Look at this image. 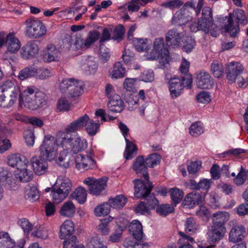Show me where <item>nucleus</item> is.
Wrapping results in <instances>:
<instances>
[{
	"label": "nucleus",
	"instance_id": "9b49d317",
	"mask_svg": "<svg viewBox=\"0 0 248 248\" xmlns=\"http://www.w3.org/2000/svg\"><path fill=\"white\" fill-rule=\"evenodd\" d=\"M108 178L104 177L98 179L88 177L84 180V183L88 186L90 193L98 196L105 189Z\"/></svg>",
	"mask_w": 248,
	"mask_h": 248
},
{
	"label": "nucleus",
	"instance_id": "6e6d98bb",
	"mask_svg": "<svg viewBox=\"0 0 248 248\" xmlns=\"http://www.w3.org/2000/svg\"><path fill=\"white\" fill-rule=\"evenodd\" d=\"M111 53L109 49L107 48L104 44H101L99 47V58L103 63L107 62L110 57Z\"/></svg>",
	"mask_w": 248,
	"mask_h": 248
},
{
	"label": "nucleus",
	"instance_id": "052dcab7",
	"mask_svg": "<svg viewBox=\"0 0 248 248\" xmlns=\"http://www.w3.org/2000/svg\"><path fill=\"white\" fill-rule=\"evenodd\" d=\"M110 218H105L101 220V223L98 225L97 229L100 233L103 235H108L109 232L108 224L110 221Z\"/></svg>",
	"mask_w": 248,
	"mask_h": 248
},
{
	"label": "nucleus",
	"instance_id": "4c0bfd02",
	"mask_svg": "<svg viewBox=\"0 0 248 248\" xmlns=\"http://www.w3.org/2000/svg\"><path fill=\"white\" fill-rule=\"evenodd\" d=\"M15 242L6 232H0V248H15Z\"/></svg>",
	"mask_w": 248,
	"mask_h": 248
},
{
	"label": "nucleus",
	"instance_id": "c756f323",
	"mask_svg": "<svg viewBox=\"0 0 248 248\" xmlns=\"http://www.w3.org/2000/svg\"><path fill=\"white\" fill-rule=\"evenodd\" d=\"M225 19H227V24L224 26V32L230 34L232 37H235L239 34L240 29L237 24L233 25V20L231 14L229 17L225 16Z\"/></svg>",
	"mask_w": 248,
	"mask_h": 248
},
{
	"label": "nucleus",
	"instance_id": "4d7b16f0",
	"mask_svg": "<svg viewBox=\"0 0 248 248\" xmlns=\"http://www.w3.org/2000/svg\"><path fill=\"white\" fill-rule=\"evenodd\" d=\"M147 39L144 40L141 38H134L133 40V44L135 49L139 52L147 51L148 50L147 43L145 42Z\"/></svg>",
	"mask_w": 248,
	"mask_h": 248
},
{
	"label": "nucleus",
	"instance_id": "f3484780",
	"mask_svg": "<svg viewBox=\"0 0 248 248\" xmlns=\"http://www.w3.org/2000/svg\"><path fill=\"white\" fill-rule=\"evenodd\" d=\"M196 84L199 88L209 89L213 87V79L207 72L201 71L197 74Z\"/></svg>",
	"mask_w": 248,
	"mask_h": 248
},
{
	"label": "nucleus",
	"instance_id": "72a5a7b5",
	"mask_svg": "<svg viewBox=\"0 0 248 248\" xmlns=\"http://www.w3.org/2000/svg\"><path fill=\"white\" fill-rule=\"evenodd\" d=\"M27 167H22L17 170L15 174V176L18 179L20 182L26 183L31 181L33 176V172L28 169Z\"/></svg>",
	"mask_w": 248,
	"mask_h": 248
},
{
	"label": "nucleus",
	"instance_id": "5fc2aeb1",
	"mask_svg": "<svg viewBox=\"0 0 248 248\" xmlns=\"http://www.w3.org/2000/svg\"><path fill=\"white\" fill-rule=\"evenodd\" d=\"M124 31L123 25L120 24L116 26L113 30L112 39L117 41L118 42H121L124 38Z\"/></svg>",
	"mask_w": 248,
	"mask_h": 248
},
{
	"label": "nucleus",
	"instance_id": "a211bd4d",
	"mask_svg": "<svg viewBox=\"0 0 248 248\" xmlns=\"http://www.w3.org/2000/svg\"><path fill=\"white\" fill-rule=\"evenodd\" d=\"M19 88L14 81L6 80L0 84V95H12L20 96Z\"/></svg>",
	"mask_w": 248,
	"mask_h": 248
},
{
	"label": "nucleus",
	"instance_id": "423d86ee",
	"mask_svg": "<svg viewBox=\"0 0 248 248\" xmlns=\"http://www.w3.org/2000/svg\"><path fill=\"white\" fill-rule=\"evenodd\" d=\"M214 21L212 10L210 7H204L202 9V16L198 18L197 23L191 25L190 30L195 32L201 30L206 34L209 33L210 28H214Z\"/></svg>",
	"mask_w": 248,
	"mask_h": 248
},
{
	"label": "nucleus",
	"instance_id": "49530a36",
	"mask_svg": "<svg viewBox=\"0 0 248 248\" xmlns=\"http://www.w3.org/2000/svg\"><path fill=\"white\" fill-rule=\"evenodd\" d=\"M25 197L30 201H35L39 198V192L36 186H28L25 188Z\"/></svg>",
	"mask_w": 248,
	"mask_h": 248
},
{
	"label": "nucleus",
	"instance_id": "a878e982",
	"mask_svg": "<svg viewBox=\"0 0 248 248\" xmlns=\"http://www.w3.org/2000/svg\"><path fill=\"white\" fill-rule=\"evenodd\" d=\"M204 200L203 195L197 192H191L185 197L183 203L185 205H187L189 208H192L195 205L201 204Z\"/></svg>",
	"mask_w": 248,
	"mask_h": 248
},
{
	"label": "nucleus",
	"instance_id": "e433bc0d",
	"mask_svg": "<svg viewBox=\"0 0 248 248\" xmlns=\"http://www.w3.org/2000/svg\"><path fill=\"white\" fill-rule=\"evenodd\" d=\"M100 33L96 30H93L89 31L86 39L85 40H80L81 46H84L86 48H89L93 43L97 41Z\"/></svg>",
	"mask_w": 248,
	"mask_h": 248
},
{
	"label": "nucleus",
	"instance_id": "c03bdc74",
	"mask_svg": "<svg viewBox=\"0 0 248 248\" xmlns=\"http://www.w3.org/2000/svg\"><path fill=\"white\" fill-rule=\"evenodd\" d=\"M182 49L187 53L193 51L196 46V41L192 36H186L184 39Z\"/></svg>",
	"mask_w": 248,
	"mask_h": 248
},
{
	"label": "nucleus",
	"instance_id": "09e8293b",
	"mask_svg": "<svg viewBox=\"0 0 248 248\" xmlns=\"http://www.w3.org/2000/svg\"><path fill=\"white\" fill-rule=\"evenodd\" d=\"M211 70L216 78H220L224 73V67L221 63L214 61L211 65Z\"/></svg>",
	"mask_w": 248,
	"mask_h": 248
},
{
	"label": "nucleus",
	"instance_id": "39448f33",
	"mask_svg": "<svg viewBox=\"0 0 248 248\" xmlns=\"http://www.w3.org/2000/svg\"><path fill=\"white\" fill-rule=\"evenodd\" d=\"M84 126H86V129L89 135L93 136L99 131L100 124L95 123L88 115L85 114L67 125V129L69 131H77L82 129Z\"/></svg>",
	"mask_w": 248,
	"mask_h": 248
},
{
	"label": "nucleus",
	"instance_id": "13d9d810",
	"mask_svg": "<svg viewBox=\"0 0 248 248\" xmlns=\"http://www.w3.org/2000/svg\"><path fill=\"white\" fill-rule=\"evenodd\" d=\"M185 231L186 233L192 234L195 232L197 227L195 219L192 217L187 218L185 222Z\"/></svg>",
	"mask_w": 248,
	"mask_h": 248
},
{
	"label": "nucleus",
	"instance_id": "7ed1b4c3",
	"mask_svg": "<svg viewBox=\"0 0 248 248\" xmlns=\"http://www.w3.org/2000/svg\"><path fill=\"white\" fill-rule=\"evenodd\" d=\"M229 217V213L225 211H218L213 214V224L208 227L207 233L208 242L215 243L223 238L226 232L225 224Z\"/></svg>",
	"mask_w": 248,
	"mask_h": 248
},
{
	"label": "nucleus",
	"instance_id": "4468645a",
	"mask_svg": "<svg viewBox=\"0 0 248 248\" xmlns=\"http://www.w3.org/2000/svg\"><path fill=\"white\" fill-rule=\"evenodd\" d=\"M186 81H183L176 76L170 78L169 81V88L171 98H176L182 93V91L186 87Z\"/></svg>",
	"mask_w": 248,
	"mask_h": 248
},
{
	"label": "nucleus",
	"instance_id": "7c9ffc66",
	"mask_svg": "<svg viewBox=\"0 0 248 248\" xmlns=\"http://www.w3.org/2000/svg\"><path fill=\"white\" fill-rule=\"evenodd\" d=\"M108 73L109 77L111 78H122L125 76V68L121 62H117L114 64L113 68L109 70Z\"/></svg>",
	"mask_w": 248,
	"mask_h": 248
},
{
	"label": "nucleus",
	"instance_id": "c85d7f7f",
	"mask_svg": "<svg viewBox=\"0 0 248 248\" xmlns=\"http://www.w3.org/2000/svg\"><path fill=\"white\" fill-rule=\"evenodd\" d=\"M74 232V225L70 220H65L60 230L59 237L61 239L69 238Z\"/></svg>",
	"mask_w": 248,
	"mask_h": 248
},
{
	"label": "nucleus",
	"instance_id": "bb28decb",
	"mask_svg": "<svg viewBox=\"0 0 248 248\" xmlns=\"http://www.w3.org/2000/svg\"><path fill=\"white\" fill-rule=\"evenodd\" d=\"M108 108L110 111L121 112L124 109V103L121 97L117 94L113 95L108 103Z\"/></svg>",
	"mask_w": 248,
	"mask_h": 248
},
{
	"label": "nucleus",
	"instance_id": "f03ea898",
	"mask_svg": "<svg viewBox=\"0 0 248 248\" xmlns=\"http://www.w3.org/2000/svg\"><path fill=\"white\" fill-rule=\"evenodd\" d=\"M56 150L57 144L55 137L50 135L46 136L40 146V155H34L31 159L32 167L36 174L40 175L45 172L47 168V161L55 158Z\"/></svg>",
	"mask_w": 248,
	"mask_h": 248
},
{
	"label": "nucleus",
	"instance_id": "dca6fc26",
	"mask_svg": "<svg viewBox=\"0 0 248 248\" xmlns=\"http://www.w3.org/2000/svg\"><path fill=\"white\" fill-rule=\"evenodd\" d=\"M39 48L35 40L28 41L20 50V55L25 60L34 58L39 52Z\"/></svg>",
	"mask_w": 248,
	"mask_h": 248
},
{
	"label": "nucleus",
	"instance_id": "6e6552de",
	"mask_svg": "<svg viewBox=\"0 0 248 248\" xmlns=\"http://www.w3.org/2000/svg\"><path fill=\"white\" fill-rule=\"evenodd\" d=\"M25 35L30 39H37L45 35L46 29L40 20L30 18L25 21Z\"/></svg>",
	"mask_w": 248,
	"mask_h": 248
},
{
	"label": "nucleus",
	"instance_id": "338daca9",
	"mask_svg": "<svg viewBox=\"0 0 248 248\" xmlns=\"http://www.w3.org/2000/svg\"><path fill=\"white\" fill-rule=\"evenodd\" d=\"M207 201L209 205L212 208L216 209L218 207L219 205L218 197L216 193H211L207 198Z\"/></svg>",
	"mask_w": 248,
	"mask_h": 248
},
{
	"label": "nucleus",
	"instance_id": "603ef678",
	"mask_svg": "<svg viewBox=\"0 0 248 248\" xmlns=\"http://www.w3.org/2000/svg\"><path fill=\"white\" fill-rule=\"evenodd\" d=\"M84 68H88L89 70L95 69L97 68L98 65L93 56H83L82 59Z\"/></svg>",
	"mask_w": 248,
	"mask_h": 248
},
{
	"label": "nucleus",
	"instance_id": "0e129e2a",
	"mask_svg": "<svg viewBox=\"0 0 248 248\" xmlns=\"http://www.w3.org/2000/svg\"><path fill=\"white\" fill-rule=\"evenodd\" d=\"M32 235L41 239H46L48 237L47 230L44 227L39 226L32 232Z\"/></svg>",
	"mask_w": 248,
	"mask_h": 248
},
{
	"label": "nucleus",
	"instance_id": "c9c22d12",
	"mask_svg": "<svg viewBox=\"0 0 248 248\" xmlns=\"http://www.w3.org/2000/svg\"><path fill=\"white\" fill-rule=\"evenodd\" d=\"M76 211V207L71 201L64 202L60 211V214L63 217H71L74 216Z\"/></svg>",
	"mask_w": 248,
	"mask_h": 248
},
{
	"label": "nucleus",
	"instance_id": "680f3d73",
	"mask_svg": "<svg viewBox=\"0 0 248 248\" xmlns=\"http://www.w3.org/2000/svg\"><path fill=\"white\" fill-rule=\"evenodd\" d=\"M63 248H84L83 245H77V237L72 235L68 240L63 242Z\"/></svg>",
	"mask_w": 248,
	"mask_h": 248
},
{
	"label": "nucleus",
	"instance_id": "aec40b11",
	"mask_svg": "<svg viewBox=\"0 0 248 248\" xmlns=\"http://www.w3.org/2000/svg\"><path fill=\"white\" fill-rule=\"evenodd\" d=\"M61 52L55 45L50 44L46 46L43 55L45 62H52L58 61L60 58Z\"/></svg>",
	"mask_w": 248,
	"mask_h": 248
},
{
	"label": "nucleus",
	"instance_id": "774afa93",
	"mask_svg": "<svg viewBox=\"0 0 248 248\" xmlns=\"http://www.w3.org/2000/svg\"><path fill=\"white\" fill-rule=\"evenodd\" d=\"M87 248H107L101 241L100 238H93L87 244Z\"/></svg>",
	"mask_w": 248,
	"mask_h": 248
},
{
	"label": "nucleus",
	"instance_id": "8fccbe9b",
	"mask_svg": "<svg viewBox=\"0 0 248 248\" xmlns=\"http://www.w3.org/2000/svg\"><path fill=\"white\" fill-rule=\"evenodd\" d=\"M161 157L156 153L150 154L144 159L146 165L150 167L153 168L155 166L158 165L160 162Z\"/></svg>",
	"mask_w": 248,
	"mask_h": 248
},
{
	"label": "nucleus",
	"instance_id": "a18cd8bd",
	"mask_svg": "<svg viewBox=\"0 0 248 248\" xmlns=\"http://www.w3.org/2000/svg\"><path fill=\"white\" fill-rule=\"evenodd\" d=\"M174 211V208L169 204H158L156 208L157 214L163 217H165Z\"/></svg>",
	"mask_w": 248,
	"mask_h": 248
},
{
	"label": "nucleus",
	"instance_id": "69168bd1",
	"mask_svg": "<svg viewBox=\"0 0 248 248\" xmlns=\"http://www.w3.org/2000/svg\"><path fill=\"white\" fill-rule=\"evenodd\" d=\"M203 132L200 123H195L190 127L189 133L193 137H197Z\"/></svg>",
	"mask_w": 248,
	"mask_h": 248
},
{
	"label": "nucleus",
	"instance_id": "4be33fe9",
	"mask_svg": "<svg viewBox=\"0 0 248 248\" xmlns=\"http://www.w3.org/2000/svg\"><path fill=\"white\" fill-rule=\"evenodd\" d=\"M28 160L23 155L19 154H12L9 156L8 164L9 166L16 168L17 170L22 169V167H28Z\"/></svg>",
	"mask_w": 248,
	"mask_h": 248
},
{
	"label": "nucleus",
	"instance_id": "ea45409f",
	"mask_svg": "<svg viewBox=\"0 0 248 248\" xmlns=\"http://www.w3.org/2000/svg\"><path fill=\"white\" fill-rule=\"evenodd\" d=\"M169 192L172 202L174 206H176L182 200L184 195V192L177 187L170 188Z\"/></svg>",
	"mask_w": 248,
	"mask_h": 248
},
{
	"label": "nucleus",
	"instance_id": "5701e85b",
	"mask_svg": "<svg viewBox=\"0 0 248 248\" xmlns=\"http://www.w3.org/2000/svg\"><path fill=\"white\" fill-rule=\"evenodd\" d=\"M181 38V34L177 30L175 29L170 30L166 35V44L170 47H177L180 43Z\"/></svg>",
	"mask_w": 248,
	"mask_h": 248
},
{
	"label": "nucleus",
	"instance_id": "79ce46f5",
	"mask_svg": "<svg viewBox=\"0 0 248 248\" xmlns=\"http://www.w3.org/2000/svg\"><path fill=\"white\" fill-rule=\"evenodd\" d=\"M19 96L6 95H0V107L9 108L12 107L16 101Z\"/></svg>",
	"mask_w": 248,
	"mask_h": 248
},
{
	"label": "nucleus",
	"instance_id": "412c9836",
	"mask_svg": "<svg viewBox=\"0 0 248 248\" xmlns=\"http://www.w3.org/2000/svg\"><path fill=\"white\" fill-rule=\"evenodd\" d=\"M189 66L190 62L183 58L180 67V71L183 75L181 76V78L182 81H186V87L187 89L191 88L193 82L192 76L188 73Z\"/></svg>",
	"mask_w": 248,
	"mask_h": 248
},
{
	"label": "nucleus",
	"instance_id": "f8f14e48",
	"mask_svg": "<svg viewBox=\"0 0 248 248\" xmlns=\"http://www.w3.org/2000/svg\"><path fill=\"white\" fill-rule=\"evenodd\" d=\"M134 184V195L138 199L143 198L151 193L153 186L149 179L143 181L140 179H136L133 181Z\"/></svg>",
	"mask_w": 248,
	"mask_h": 248
},
{
	"label": "nucleus",
	"instance_id": "ddd939ff",
	"mask_svg": "<svg viewBox=\"0 0 248 248\" xmlns=\"http://www.w3.org/2000/svg\"><path fill=\"white\" fill-rule=\"evenodd\" d=\"M119 127L125 138L126 143L125 150L124 154V157L126 160L131 159L134 157V155L137 154V147L132 141L126 138V136L129 132L127 126L122 122H120Z\"/></svg>",
	"mask_w": 248,
	"mask_h": 248
},
{
	"label": "nucleus",
	"instance_id": "0eeeda50",
	"mask_svg": "<svg viewBox=\"0 0 248 248\" xmlns=\"http://www.w3.org/2000/svg\"><path fill=\"white\" fill-rule=\"evenodd\" d=\"M148 59L155 60L159 59V62L163 65L169 62V51L165 47L163 37L155 38L154 41L153 49L149 54Z\"/></svg>",
	"mask_w": 248,
	"mask_h": 248
},
{
	"label": "nucleus",
	"instance_id": "37998d69",
	"mask_svg": "<svg viewBox=\"0 0 248 248\" xmlns=\"http://www.w3.org/2000/svg\"><path fill=\"white\" fill-rule=\"evenodd\" d=\"M71 196L76 200L80 204L84 203L87 199L86 191L84 188L79 187L72 193Z\"/></svg>",
	"mask_w": 248,
	"mask_h": 248
},
{
	"label": "nucleus",
	"instance_id": "58836bf2",
	"mask_svg": "<svg viewBox=\"0 0 248 248\" xmlns=\"http://www.w3.org/2000/svg\"><path fill=\"white\" fill-rule=\"evenodd\" d=\"M60 191H63L65 194L68 195L72 188V183L68 178L57 181L55 186Z\"/></svg>",
	"mask_w": 248,
	"mask_h": 248
},
{
	"label": "nucleus",
	"instance_id": "6ab92c4d",
	"mask_svg": "<svg viewBox=\"0 0 248 248\" xmlns=\"http://www.w3.org/2000/svg\"><path fill=\"white\" fill-rule=\"evenodd\" d=\"M147 166L143 156L140 155L134 161L133 169L139 176L142 177L144 179L148 180L149 179V175Z\"/></svg>",
	"mask_w": 248,
	"mask_h": 248
},
{
	"label": "nucleus",
	"instance_id": "bf43d9fd",
	"mask_svg": "<svg viewBox=\"0 0 248 248\" xmlns=\"http://www.w3.org/2000/svg\"><path fill=\"white\" fill-rule=\"evenodd\" d=\"M142 199L145 200V204L151 210L154 209L159 203L158 201L153 194L150 193Z\"/></svg>",
	"mask_w": 248,
	"mask_h": 248
},
{
	"label": "nucleus",
	"instance_id": "a19ab883",
	"mask_svg": "<svg viewBox=\"0 0 248 248\" xmlns=\"http://www.w3.org/2000/svg\"><path fill=\"white\" fill-rule=\"evenodd\" d=\"M38 73V70L33 66L25 67L21 70L18 74V78L22 80L34 77Z\"/></svg>",
	"mask_w": 248,
	"mask_h": 248
},
{
	"label": "nucleus",
	"instance_id": "20e7f679",
	"mask_svg": "<svg viewBox=\"0 0 248 248\" xmlns=\"http://www.w3.org/2000/svg\"><path fill=\"white\" fill-rule=\"evenodd\" d=\"M47 97L41 91L34 92V87H28L19 96V103L24 102L28 107L36 109L46 105Z\"/></svg>",
	"mask_w": 248,
	"mask_h": 248
},
{
	"label": "nucleus",
	"instance_id": "b1692460",
	"mask_svg": "<svg viewBox=\"0 0 248 248\" xmlns=\"http://www.w3.org/2000/svg\"><path fill=\"white\" fill-rule=\"evenodd\" d=\"M245 232V228L242 225L232 227L229 234V241L234 243L242 241L244 238V234Z\"/></svg>",
	"mask_w": 248,
	"mask_h": 248
},
{
	"label": "nucleus",
	"instance_id": "f704fd0d",
	"mask_svg": "<svg viewBox=\"0 0 248 248\" xmlns=\"http://www.w3.org/2000/svg\"><path fill=\"white\" fill-rule=\"evenodd\" d=\"M127 201V200L124 196L119 195L114 198H110L108 202L110 207L115 209H121L124 206Z\"/></svg>",
	"mask_w": 248,
	"mask_h": 248
},
{
	"label": "nucleus",
	"instance_id": "1a4fd4ad",
	"mask_svg": "<svg viewBox=\"0 0 248 248\" xmlns=\"http://www.w3.org/2000/svg\"><path fill=\"white\" fill-rule=\"evenodd\" d=\"M84 83L82 81L74 78L63 79L60 84V89L62 93H68L69 97L73 98L79 96L83 91Z\"/></svg>",
	"mask_w": 248,
	"mask_h": 248
},
{
	"label": "nucleus",
	"instance_id": "e2e57ef3",
	"mask_svg": "<svg viewBox=\"0 0 248 248\" xmlns=\"http://www.w3.org/2000/svg\"><path fill=\"white\" fill-rule=\"evenodd\" d=\"M25 142L29 147H32L34 143L35 136L33 129H27L24 133Z\"/></svg>",
	"mask_w": 248,
	"mask_h": 248
},
{
	"label": "nucleus",
	"instance_id": "2f4dec72",
	"mask_svg": "<svg viewBox=\"0 0 248 248\" xmlns=\"http://www.w3.org/2000/svg\"><path fill=\"white\" fill-rule=\"evenodd\" d=\"M129 231L132 236L137 240H140L143 237L142 226L140 221L134 220L128 226Z\"/></svg>",
	"mask_w": 248,
	"mask_h": 248
},
{
	"label": "nucleus",
	"instance_id": "f257e3e1",
	"mask_svg": "<svg viewBox=\"0 0 248 248\" xmlns=\"http://www.w3.org/2000/svg\"><path fill=\"white\" fill-rule=\"evenodd\" d=\"M76 131H69L65 128L63 132L59 133V137L56 139L57 146L60 143L63 151L60 154L57 163L60 166L67 168L71 156L76 155L85 150L87 147V142L82 140Z\"/></svg>",
	"mask_w": 248,
	"mask_h": 248
},
{
	"label": "nucleus",
	"instance_id": "de8ad7c7",
	"mask_svg": "<svg viewBox=\"0 0 248 248\" xmlns=\"http://www.w3.org/2000/svg\"><path fill=\"white\" fill-rule=\"evenodd\" d=\"M51 196L54 202L59 203L64 200L68 196L64 192L60 191L55 186H53Z\"/></svg>",
	"mask_w": 248,
	"mask_h": 248
},
{
	"label": "nucleus",
	"instance_id": "3c124183",
	"mask_svg": "<svg viewBox=\"0 0 248 248\" xmlns=\"http://www.w3.org/2000/svg\"><path fill=\"white\" fill-rule=\"evenodd\" d=\"M202 168V162L199 161H192L189 163H187V169L189 175H191L190 178L192 177V175L197 173Z\"/></svg>",
	"mask_w": 248,
	"mask_h": 248
},
{
	"label": "nucleus",
	"instance_id": "cd10ccee",
	"mask_svg": "<svg viewBox=\"0 0 248 248\" xmlns=\"http://www.w3.org/2000/svg\"><path fill=\"white\" fill-rule=\"evenodd\" d=\"M191 17L188 13L181 8L177 11L172 18V23L176 26L185 25L190 19Z\"/></svg>",
	"mask_w": 248,
	"mask_h": 248
},
{
	"label": "nucleus",
	"instance_id": "2eb2a0df",
	"mask_svg": "<svg viewBox=\"0 0 248 248\" xmlns=\"http://www.w3.org/2000/svg\"><path fill=\"white\" fill-rule=\"evenodd\" d=\"M92 153L85 156L82 154L77 155L75 157L76 168L78 170H88L95 168V162L92 158Z\"/></svg>",
	"mask_w": 248,
	"mask_h": 248
},
{
	"label": "nucleus",
	"instance_id": "393cba45",
	"mask_svg": "<svg viewBox=\"0 0 248 248\" xmlns=\"http://www.w3.org/2000/svg\"><path fill=\"white\" fill-rule=\"evenodd\" d=\"M6 46L8 51L15 53L20 49L21 43L13 33H9L6 36Z\"/></svg>",
	"mask_w": 248,
	"mask_h": 248
},
{
	"label": "nucleus",
	"instance_id": "864d4df0",
	"mask_svg": "<svg viewBox=\"0 0 248 248\" xmlns=\"http://www.w3.org/2000/svg\"><path fill=\"white\" fill-rule=\"evenodd\" d=\"M110 211V207L108 202H104L94 209V214L96 216L107 215Z\"/></svg>",
	"mask_w": 248,
	"mask_h": 248
},
{
	"label": "nucleus",
	"instance_id": "473e14b6",
	"mask_svg": "<svg viewBox=\"0 0 248 248\" xmlns=\"http://www.w3.org/2000/svg\"><path fill=\"white\" fill-rule=\"evenodd\" d=\"M7 130L4 125H0V153H2L11 147L10 140L5 138Z\"/></svg>",
	"mask_w": 248,
	"mask_h": 248
},
{
	"label": "nucleus",
	"instance_id": "9d476101",
	"mask_svg": "<svg viewBox=\"0 0 248 248\" xmlns=\"http://www.w3.org/2000/svg\"><path fill=\"white\" fill-rule=\"evenodd\" d=\"M243 71L244 68L240 62H232L229 63L225 71L228 82L232 84L237 80L239 86H242L245 83L244 79L242 76Z\"/></svg>",
	"mask_w": 248,
	"mask_h": 248
}]
</instances>
